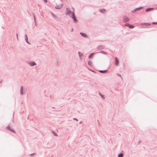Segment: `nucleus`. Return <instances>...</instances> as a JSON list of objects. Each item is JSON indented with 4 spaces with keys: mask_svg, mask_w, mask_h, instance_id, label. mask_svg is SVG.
Masks as SVG:
<instances>
[{
    "mask_svg": "<svg viewBox=\"0 0 157 157\" xmlns=\"http://www.w3.org/2000/svg\"><path fill=\"white\" fill-rule=\"evenodd\" d=\"M129 20L128 18L126 17H124V21L125 22L128 21Z\"/></svg>",
    "mask_w": 157,
    "mask_h": 157,
    "instance_id": "nucleus-5",
    "label": "nucleus"
},
{
    "mask_svg": "<svg viewBox=\"0 0 157 157\" xmlns=\"http://www.w3.org/2000/svg\"><path fill=\"white\" fill-rule=\"evenodd\" d=\"M99 72H101V73H105V72H106V71H99Z\"/></svg>",
    "mask_w": 157,
    "mask_h": 157,
    "instance_id": "nucleus-15",
    "label": "nucleus"
},
{
    "mask_svg": "<svg viewBox=\"0 0 157 157\" xmlns=\"http://www.w3.org/2000/svg\"><path fill=\"white\" fill-rule=\"evenodd\" d=\"M74 120H76V121H78V120H77V119H76V118H74Z\"/></svg>",
    "mask_w": 157,
    "mask_h": 157,
    "instance_id": "nucleus-19",
    "label": "nucleus"
},
{
    "mask_svg": "<svg viewBox=\"0 0 157 157\" xmlns=\"http://www.w3.org/2000/svg\"><path fill=\"white\" fill-rule=\"evenodd\" d=\"M80 34L83 36V37H86V35L84 33H80Z\"/></svg>",
    "mask_w": 157,
    "mask_h": 157,
    "instance_id": "nucleus-6",
    "label": "nucleus"
},
{
    "mask_svg": "<svg viewBox=\"0 0 157 157\" xmlns=\"http://www.w3.org/2000/svg\"><path fill=\"white\" fill-rule=\"evenodd\" d=\"M100 12H102V10H100Z\"/></svg>",
    "mask_w": 157,
    "mask_h": 157,
    "instance_id": "nucleus-22",
    "label": "nucleus"
},
{
    "mask_svg": "<svg viewBox=\"0 0 157 157\" xmlns=\"http://www.w3.org/2000/svg\"><path fill=\"white\" fill-rule=\"evenodd\" d=\"M134 26L133 25H130L129 26V28H131V29H132V28H134Z\"/></svg>",
    "mask_w": 157,
    "mask_h": 157,
    "instance_id": "nucleus-12",
    "label": "nucleus"
},
{
    "mask_svg": "<svg viewBox=\"0 0 157 157\" xmlns=\"http://www.w3.org/2000/svg\"><path fill=\"white\" fill-rule=\"evenodd\" d=\"M22 90H23V87L22 86H21V94H22Z\"/></svg>",
    "mask_w": 157,
    "mask_h": 157,
    "instance_id": "nucleus-14",
    "label": "nucleus"
},
{
    "mask_svg": "<svg viewBox=\"0 0 157 157\" xmlns=\"http://www.w3.org/2000/svg\"><path fill=\"white\" fill-rule=\"evenodd\" d=\"M63 6V4L62 3H60L59 5H57L56 6L55 8L57 9H60Z\"/></svg>",
    "mask_w": 157,
    "mask_h": 157,
    "instance_id": "nucleus-2",
    "label": "nucleus"
},
{
    "mask_svg": "<svg viewBox=\"0 0 157 157\" xmlns=\"http://www.w3.org/2000/svg\"><path fill=\"white\" fill-rule=\"evenodd\" d=\"M7 129H8V130H10V131H11V132H13L14 133H15V132H14V130H13V129H11L10 128V127L8 126L7 128H6Z\"/></svg>",
    "mask_w": 157,
    "mask_h": 157,
    "instance_id": "nucleus-3",
    "label": "nucleus"
},
{
    "mask_svg": "<svg viewBox=\"0 0 157 157\" xmlns=\"http://www.w3.org/2000/svg\"><path fill=\"white\" fill-rule=\"evenodd\" d=\"M152 24H157V22H153Z\"/></svg>",
    "mask_w": 157,
    "mask_h": 157,
    "instance_id": "nucleus-17",
    "label": "nucleus"
},
{
    "mask_svg": "<svg viewBox=\"0 0 157 157\" xmlns=\"http://www.w3.org/2000/svg\"><path fill=\"white\" fill-rule=\"evenodd\" d=\"M123 156V154L122 153L119 154L118 155V157H122Z\"/></svg>",
    "mask_w": 157,
    "mask_h": 157,
    "instance_id": "nucleus-9",
    "label": "nucleus"
},
{
    "mask_svg": "<svg viewBox=\"0 0 157 157\" xmlns=\"http://www.w3.org/2000/svg\"><path fill=\"white\" fill-rule=\"evenodd\" d=\"M101 97H102V99H104V98L102 96H101Z\"/></svg>",
    "mask_w": 157,
    "mask_h": 157,
    "instance_id": "nucleus-20",
    "label": "nucleus"
},
{
    "mask_svg": "<svg viewBox=\"0 0 157 157\" xmlns=\"http://www.w3.org/2000/svg\"><path fill=\"white\" fill-rule=\"evenodd\" d=\"M115 64L117 65L118 63V61L117 58H115Z\"/></svg>",
    "mask_w": 157,
    "mask_h": 157,
    "instance_id": "nucleus-4",
    "label": "nucleus"
},
{
    "mask_svg": "<svg viewBox=\"0 0 157 157\" xmlns=\"http://www.w3.org/2000/svg\"><path fill=\"white\" fill-rule=\"evenodd\" d=\"M44 2H47V0H44Z\"/></svg>",
    "mask_w": 157,
    "mask_h": 157,
    "instance_id": "nucleus-18",
    "label": "nucleus"
},
{
    "mask_svg": "<svg viewBox=\"0 0 157 157\" xmlns=\"http://www.w3.org/2000/svg\"><path fill=\"white\" fill-rule=\"evenodd\" d=\"M143 25H146V26H149L150 25L149 24L147 23H145Z\"/></svg>",
    "mask_w": 157,
    "mask_h": 157,
    "instance_id": "nucleus-11",
    "label": "nucleus"
},
{
    "mask_svg": "<svg viewBox=\"0 0 157 157\" xmlns=\"http://www.w3.org/2000/svg\"><path fill=\"white\" fill-rule=\"evenodd\" d=\"M130 25V24H126L125 25V26H128L129 27V26Z\"/></svg>",
    "mask_w": 157,
    "mask_h": 157,
    "instance_id": "nucleus-16",
    "label": "nucleus"
},
{
    "mask_svg": "<svg viewBox=\"0 0 157 157\" xmlns=\"http://www.w3.org/2000/svg\"><path fill=\"white\" fill-rule=\"evenodd\" d=\"M29 64L31 66H33V65H35L36 64V63L34 62L30 63H29Z\"/></svg>",
    "mask_w": 157,
    "mask_h": 157,
    "instance_id": "nucleus-7",
    "label": "nucleus"
},
{
    "mask_svg": "<svg viewBox=\"0 0 157 157\" xmlns=\"http://www.w3.org/2000/svg\"><path fill=\"white\" fill-rule=\"evenodd\" d=\"M55 135L56 136H57V135L56 134H55Z\"/></svg>",
    "mask_w": 157,
    "mask_h": 157,
    "instance_id": "nucleus-21",
    "label": "nucleus"
},
{
    "mask_svg": "<svg viewBox=\"0 0 157 157\" xmlns=\"http://www.w3.org/2000/svg\"><path fill=\"white\" fill-rule=\"evenodd\" d=\"M67 14L69 15H71V16L74 21L75 22H77V19L75 17V16L74 12L68 10L67 9Z\"/></svg>",
    "mask_w": 157,
    "mask_h": 157,
    "instance_id": "nucleus-1",
    "label": "nucleus"
},
{
    "mask_svg": "<svg viewBox=\"0 0 157 157\" xmlns=\"http://www.w3.org/2000/svg\"><path fill=\"white\" fill-rule=\"evenodd\" d=\"M153 9V8H148V9H147L146 10V11L147 12V11H149L150 10H152Z\"/></svg>",
    "mask_w": 157,
    "mask_h": 157,
    "instance_id": "nucleus-8",
    "label": "nucleus"
},
{
    "mask_svg": "<svg viewBox=\"0 0 157 157\" xmlns=\"http://www.w3.org/2000/svg\"><path fill=\"white\" fill-rule=\"evenodd\" d=\"M27 41H28V40H26V41L27 42Z\"/></svg>",
    "mask_w": 157,
    "mask_h": 157,
    "instance_id": "nucleus-23",
    "label": "nucleus"
},
{
    "mask_svg": "<svg viewBox=\"0 0 157 157\" xmlns=\"http://www.w3.org/2000/svg\"><path fill=\"white\" fill-rule=\"evenodd\" d=\"M88 63L89 65H91L92 64V62L91 61H88Z\"/></svg>",
    "mask_w": 157,
    "mask_h": 157,
    "instance_id": "nucleus-10",
    "label": "nucleus"
},
{
    "mask_svg": "<svg viewBox=\"0 0 157 157\" xmlns=\"http://www.w3.org/2000/svg\"><path fill=\"white\" fill-rule=\"evenodd\" d=\"M93 53H92L89 56V58H91V57H92L93 56Z\"/></svg>",
    "mask_w": 157,
    "mask_h": 157,
    "instance_id": "nucleus-13",
    "label": "nucleus"
}]
</instances>
